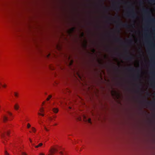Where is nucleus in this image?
Masks as SVG:
<instances>
[{
	"mask_svg": "<svg viewBox=\"0 0 155 155\" xmlns=\"http://www.w3.org/2000/svg\"><path fill=\"white\" fill-rule=\"evenodd\" d=\"M12 127V124H8L5 127L0 130V136L2 138H4L5 137V134H6L7 136H9L10 133V129Z\"/></svg>",
	"mask_w": 155,
	"mask_h": 155,
	"instance_id": "f257e3e1",
	"label": "nucleus"
},
{
	"mask_svg": "<svg viewBox=\"0 0 155 155\" xmlns=\"http://www.w3.org/2000/svg\"><path fill=\"white\" fill-rule=\"evenodd\" d=\"M116 18L117 19L118 21L119 22L116 26V28L118 29V32H120V27H123L127 28L129 27V25L127 23H124L121 21L120 16L118 15H117Z\"/></svg>",
	"mask_w": 155,
	"mask_h": 155,
	"instance_id": "f03ea898",
	"label": "nucleus"
},
{
	"mask_svg": "<svg viewBox=\"0 0 155 155\" xmlns=\"http://www.w3.org/2000/svg\"><path fill=\"white\" fill-rule=\"evenodd\" d=\"M131 8H129L130 13L127 14V16L128 17H131L133 18L137 17V15L134 12V7L131 5Z\"/></svg>",
	"mask_w": 155,
	"mask_h": 155,
	"instance_id": "7ed1b4c3",
	"label": "nucleus"
},
{
	"mask_svg": "<svg viewBox=\"0 0 155 155\" xmlns=\"http://www.w3.org/2000/svg\"><path fill=\"white\" fill-rule=\"evenodd\" d=\"M142 12L145 14L148 15L149 16L148 17V20L153 23H155V18H153L151 17V12L147 9L143 8L142 10Z\"/></svg>",
	"mask_w": 155,
	"mask_h": 155,
	"instance_id": "20e7f679",
	"label": "nucleus"
},
{
	"mask_svg": "<svg viewBox=\"0 0 155 155\" xmlns=\"http://www.w3.org/2000/svg\"><path fill=\"white\" fill-rule=\"evenodd\" d=\"M121 4V2L118 1L117 2H114L113 8L115 10L118 11L120 9V5Z\"/></svg>",
	"mask_w": 155,
	"mask_h": 155,
	"instance_id": "39448f33",
	"label": "nucleus"
},
{
	"mask_svg": "<svg viewBox=\"0 0 155 155\" xmlns=\"http://www.w3.org/2000/svg\"><path fill=\"white\" fill-rule=\"evenodd\" d=\"M58 151V150L54 148H52L49 150V153L47 155H54L55 152Z\"/></svg>",
	"mask_w": 155,
	"mask_h": 155,
	"instance_id": "423d86ee",
	"label": "nucleus"
},
{
	"mask_svg": "<svg viewBox=\"0 0 155 155\" xmlns=\"http://www.w3.org/2000/svg\"><path fill=\"white\" fill-rule=\"evenodd\" d=\"M2 118L4 122H6L8 120V117L5 115H3L2 116Z\"/></svg>",
	"mask_w": 155,
	"mask_h": 155,
	"instance_id": "0eeeda50",
	"label": "nucleus"
},
{
	"mask_svg": "<svg viewBox=\"0 0 155 155\" xmlns=\"http://www.w3.org/2000/svg\"><path fill=\"white\" fill-rule=\"evenodd\" d=\"M136 71L138 74L136 76L135 78L137 80H139L140 79V76L139 73H140V71L139 69H137Z\"/></svg>",
	"mask_w": 155,
	"mask_h": 155,
	"instance_id": "6e6552de",
	"label": "nucleus"
},
{
	"mask_svg": "<svg viewBox=\"0 0 155 155\" xmlns=\"http://www.w3.org/2000/svg\"><path fill=\"white\" fill-rule=\"evenodd\" d=\"M133 57L131 55H130L124 58V59L126 60H131L133 59Z\"/></svg>",
	"mask_w": 155,
	"mask_h": 155,
	"instance_id": "1a4fd4ad",
	"label": "nucleus"
},
{
	"mask_svg": "<svg viewBox=\"0 0 155 155\" xmlns=\"http://www.w3.org/2000/svg\"><path fill=\"white\" fill-rule=\"evenodd\" d=\"M114 40L115 41L118 42L122 41L120 37L115 38H114Z\"/></svg>",
	"mask_w": 155,
	"mask_h": 155,
	"instance_id": "9d476101",
	"label": "nucleus"
},
{
	"mask_svg": "<svg viewBox=\"0 0 155 155\" xmlns=\"http://www.w3.org/2000/svg\"><path fill=\"white\" fill-rule=\"evenodd\" d=\"M52 110L54 113H57L58 111V108H54L52 109Z\"/></svg>",
	"mask_w": 155,
	"mask_h": 155,
	"instance_id": "9b49d317",
	"label": "nucleus"
},
{
	"mask_svg": "<svg viewBox=\"0 0 155 155\" xmlns=\"http://www.w3.org/2000/svg\"><path fill=\"white\" fill-rule=\"evenodd\" d=\"M19 106L18 104H16L14 105V108L16 110H18L19 108Z\"/></svg>",
	"mask_w": 155,
	"mask_h": 155,
	"instance_id": "f8f14e48",
	"label": "nucleus"
},
{
	"mask_svg": "<svg viewBox=\"0 0 155 155\" xmlns=\"http://www.w3.org/2000/svg\"><path fill=\"white\" fill-rule=\"evenodd\" d=\"M154 103L153 102L148 101L147 102V104L148 105H152Z\"/></svg>",
	"mask_w": 155,
	"mask_h": 155,
	"instance_id": "ddd939ff",
	"label": "nucleus"
},
{
	"mask_svg": "<svg viewBox=\"0 0 155 155\" xmlns=\"http://www.w3.org/2000/svg\"><path fill=\"white\" fill-rule=\"evenodd\" d=\"M43 145V143H40L38 144V145L37 146H35V147L36 148H38L39 147H40L42 146Z\"/></svg>",
	"mask_w": 155,
	"mask_h": 155,
	"instance_id": "4468645a",
	"label": "nucleus"
},
{
	"mask_svg": "<svg viewBox=\"0 0 155 155\" xmlns=\"http://www.w3.org/2000/svg\"><path fill=\"white\" fill-rule=\"evenodd\" d=\"M128 69L131 71H133L134 70V68L133 67H130L128 68Z\"/></svg>",
	"mask_w": 155,
	"mask_h": 155,
	"instance_id": "2eb2a0df",
	"label": "nucleus"
},
{
	"mask_svg": "<svg viewBox=\"0 0 155 155\" xmlns=\"http://www.w3.org/2000/svg\"><path fill=\"white\" fill-rule=\"evenodd\" d=\"M75 29V28L74 27H73L70 29V32L71 33L73 32L74 30Z\"/></svg>",
	"mask_w": 155,
	"mask_h": 155,
	"instance_id": "dca6fc26",
	"label": "nucleus"
},
{
	"mask_svg": "<svg viewBox=\"0 0 155 155\" xmlns=\"http://www.w3.org/2000/svg\"><path fill=\"white\" fill-rule=\"evenodd\" d=\"M149 2L151 3H155V0H149Z\"/></svg>",
	"mask_w": 155,
	"mask_h": 155,
	"instance_id": "f3484780",
	"label": "nucleus"
},
{
	"mask_svg": "<svg viewBox=\"0 0 155 155\" xmlns=\"http://www.w3.org/2000/svg\"><path fill=\"white\" fill-rule=\"evenodd\" d=\"M106 17L107 18H108L109 20H112L114 19V18L111 17H108V16H106Z\"/></svg>",
	"mask_w": 155,
	"mask_h": 155,
	"instance_id": "a211bd4d",
	"label": "nucleus"
},
{
	"mask_svg": "<svg viewBox=\"0 0 155 155\" xmlns=\"http://www.w3.org/2000/svg\"><path fill=\"white\" fill-rule=\"evenodd\" d=\"M14 94L15 96L16 97H18V94L17 93V92H14Z\"/></svg>",
	"mask_w": 155,
	"mask_h": 155,
	"instance_id": "6ab92c4d",
	"label": "nucleus"
},
{
	"mask_svg": "<svg viewBox=\"0 0 155 155\" xmlns=\"http://www.w3.org/2000/svg\"><path fill=\"white\" fill-rule=\"evenodd\" d=\"M125 53L126 54H129V51L127 49L125 50Z\"/></svg>",
	"mask_w": 155,
	"mask_h": 155,
	"instance_id": "aec40b11",
	"label": "nucleus"
},
{
	"mask_svg": "<svg viewBox=\"0 0 155 155\" xmlns=\"http://www.w3.org/2000/svg\"><path fill=\"white\" fill-rule=\"evenodd\" d=\"M103 8L106 12H107L108 11V9L106 7H103Z\"/></svg>",
	"mask_w": 155,
	"mask_h": 155,
	"instance_id": "412c9836",
	"label": "nucleus"
},
{
	"mask_svg": "<svg viewBox=\"0 0 155 155\" xmlns=\"http://www.w3.org/2000/svg\"><path fill=\"white\" fill-rule=\"evenodd\" d=\"M40 111L41 113L43 112L44 111V109L43 107L40 109Z\"/></svg>",
	"mask_w": 155,
	"mask_h": 155,
	"instance_id": "4be33fe9",
	"label": "nucleus"
},
{
	"mask_svg": "<svg viewBox=\"0 0 155 155\" xmlns=\"http://www.w3.org/2000/svg\"><path fill=\"white\" fill-rule=\"evenodd\" d=\"M87 121L89 123H91V120L90 118H88L87 120Z\"/></svg>",
	"mask_w": 155,
	"mask_h": 155,
	"instance_id": "5701e85b",
	"label": "nucleus"
},
{
	"mask_svg": "<svg viewBox=\"0 0 155 155\" xmlns=\"http://www.w3.org/2000/svg\"><path fill=\"white\" fill-rule=\"evenodd\" d=\"M5 155H10L9 153H8L7 151H5Z\"/></svg>",
	"mask_w": 155,
	"mask_h": 155,
	"instance_id": "b1692460",
	"label": "nucleus"
},
{
	"mask_svg": "<svg viewBox=\"0 0 155 155\" xmlns=\"http://www.w3.org/2000/svg\"><path fill=\"white\" fill-rule=\"evenodd\" d=\"M38 114L39 115H41V116H44V115L43 114H42V113H38Z\"/></svg>",
	"mask_w": 155,
	"mask_h": 155,
	"instance_id": "393cba45",
	"label": "nucleus"
},
{
	"mask_svg": "<svg viewBox=\"0 0 155 155\" xmlns=\"http://www.w3.org/2000/svg\"><path fill=\"white\" fill-rule=\"evenodd\" d=\"M31 129H32V131H33L34 132H35L36 130H35V128H34V127H32Z\"/></svg>",
	"mask_w": 155,
	"mask_h": 155,
	"instance_id": "a878e982",
	"label": "nucleus"
},
{
	"mask_svg": "<svg viewBox=\"0 0 155 155\" xmlns=\"http://www.w3.org/2000/svg\"><path fill=\"white\" fill-rule=\"evenodd\" d=\"M29 139L30 142L31 143L32 145L33 146H34L35 144L32 143V141L31 140L30 138H29Z\"/></svg>",
	"mask_w": 155,
	"mask_h": 155,
	"instance_id": "bb28decb",
	"label": "nucleus"
},
{
	"mask_svg": "<svg viewBox=\"0 0 155 155\" xmlns=\"http://www.w3.org/2000/svg\"><path fill=\"white\" fill-rule=\"evenodd\" d=\"M22 155H27V154L24 152H21Z\"/></svg>",
	"mask_w": 155,
	"mask_h": 155,
	"instance_id": "cd10ccee",
	"label": "nucleus"
},
{
	"mask_svg": "<svg viewBox=\"0 0 155 155\" xmlns=\"http://www.w3.org/2000/svg\"><path fill=\"white\" fill-rule=\"evenodd\" d=\"M59 153L61 155H64V153L62 151H60Z\"/></svg>",
	"mask_w": 155,
	"mask_h": 155,
	"instance_id": "c85d7f7f",
	"label": "nucleus"
},
{
	"mask_svg": "<svg viewBox=\"0 0 155 155\" xmlns=\"http://www.w3.org/2000/svg\"><path fill=\"white\" fill-rule=\"evenodd\" d=\"M8 114L10 116H11L12 115V114L10 112H8Z\"/></svg>",
	"mask_w": 155,
	"mask_h": 155,
	"instance_id": "c756f323",
	"label": "nucleus"
},
{
	"mask_svg": "<svg viewBox=\"0 0 155 155\" xmlns=\"http://www.w3.org/2000/svg\"><path fill=\"white\" fill-rule=\"evenodd\" d=\"M39 155H45V154L43 153H39Z\"/></svg>",
	"mask_w": 155,
	"mask_h": 155,
	"instance_id": "7c9ffc66",
	"label": "nucleus"
},
{
	"mask_svg": "<svg viewBox=\"0 0 155 155\" xmlns=\"http://www.w3.org/2000/svg\"><path fill=\"white\" fill-rule=\"evenodd\" d=\"M31 125L29 124H28L27 125V127L29 128L30 127Z\"/></svg>",
	"mask_w": 155,
	"mask_h": 155,
	"instance_id": "2f4dec72",
	"label": "nucleus"
},
{
	"mask_svg": "<svg viewBox=\"0 0 155 155\" xmlns=\"http://www.w3.org/2000/svg\"><path fill=\"white\" fill-rule=\"evenodd\" d=\"M44 128H45V130L47 131H48V129H47V128L46 127H44Z\"/></svg>",
	"mask_w": 155,
	"mask_h": 155,
	"instance_id": "473e14b6",
	"label": "nucleus"
},
{
	"mask_svg": "<svg viewBox=\"0 0 155 155\" xmlns=\"http://www.w3.org/2000/svg\"><path fill=\"white\" fill-rule=\"evenodd\" d=\"M129 42L130 43H132V40L131 39H130V41H129Z\"/></svg>",
	"mask_w": 155,
	"mask_h": 155,
	"instance_id": "72a5a7b5",
	"label": "nucleus"
},
{
	"mask_svg": "<svg viewBox=\"0 0 155 155\" xmlns=\"http://www.w3.org/2000/svg\"><path fill=\"white\" fill-rule=\"evenodd\" d=\"M51 95H49V96L48 98H49V99L51 98Z\"/></svg>",
	"mask_w": 155,
	"mask_h": 155,
	"instance_id": "f704fd0d",
	"label": "nucleus"
},
{
	"mask_svg": "<svg viewBox=\"0 0 155 155\" xmlns=\"http://www.w3.org/2000/svg\"><path fill=\"white\" fill-rule=\"evenodd\" d=\"M51 95H49V96L48 98H49V99L51 98Z\"/></svg>",
	"mask_w": 155,
	"mask_h": 155,
	"instance_id": "c9c22d12",
	"label": "nucleus"
},
{
	"mask_svg": "<svg viewBox=\"0 0 155 155\" xmlns=\"http://www.w3.org/2000/svg\"><path fill=\"white\" fill-rule=\"evenodd\" d=\"M92 51L93 52H95V50L94 49H93Z\"/></svg>",
	"mask_w": 155,
	"mask_h": 155,
	"instance_id": "e433bc0d",
	"label": "nucleus"
},
{
	"mask_svg": "<svg viewBox=\"0 0 155 155\" xmlns=\"http://www.w3.org/2000/svg\"><path fill=\"white\" fill-rule=\"evenodd\" d=\"M50 99L49 98H48V97L47 98V101H48Z\"/></svg>",
	"mask_w": 155,
	"mask_h": 155,
	"instance_id": "4c0bfd02",
	"label": "nucleus"
},
{
	"mask_svg": "<svg viewBox=\"0 0 155 155\" xmlns=\"http://www.w3.org/2000/svg\"><path fill=\"white\" fill-rule=\"evenodd\" d=\"M84 33H82V36H84Z\"/></svg>",
	"mask_w": 155,
	"mask_h": 155,
	"instance_id": "58836bf2",
	"label": "nucleus"
},
{
	"mask_svg": "<svg viewBox=\"0 0 155 155\" xmlns=\"http://www.w3.org/2000/svg\"><path fill=\"white\" fill-rule=\"evenodd\" d=\"M140 3H141V4H142L143 3L142 2V1H140Z\"/></svg>",
	"mask_w": 155,
	"mask_h": 155,
	"instance_id": "ea45409f",
	"label": "nucleus"
},
{
	"mask_svg": "<svg viewBox=\"0 0 155 155\" xmlns=\"http://www.w3.org/2000/svg\"><path fill=\"white\" fill-rule=\"evenodd\" d=\"M57 124H54V125H56Z\"/></svg>",
	"mask_w": 155,
	"mask_h": 155,
	"instance_id": "a19ab883",
	"label": "nucleus"
},
{
	"mask_svg": "<svg viewBox=\"0 0 155 155\" xmlns=\"http://www.w3.org/2000/svg\"><path fill=\"white\" fill-rule=\"evenodd\" d=\"M50 120H52V118H50Z\"/></svg>",
	"mask_w": 155,
	"mask_h": 155,
	"instance_id": "79ce46f5",
	"label": "nucleus"
},
{
	"mask_svg": "<svg viewBox=\"0 0 155 155\" xmlns=\"http://www.w3.org/2000/svg\"><path fill=\"white\" fill-rule=\"evenodd\" d=\"M44 103H45V102H43V104H44Z\"/></svg>",
	"mask_w": 155,
	"mask_h": 155,
	"instance_id": "37998d69",
	"label": "nucleus"
},
{
	"mask_svg": "<svg viewBox=\"0 0 155 155\" xmlns=\"http://www.w3.org/2000/svg\"><path fill=\"white\" fill-rule=\"evenodd\" d=\"M3 143H4L5 144V142H4V141H3Z\"/></svg>",
	"mask_w": 155,
	"mask_h": 155,
	"instance_id": "c03bdc74",
	"label": "nucleus"
},
{
	"mask_svg": "<svg viewBox=\"0 0 155 155\" xmlns=\"http://www.w3.org/2000/svg\"><path fill=\"white\" fill-rule=\"evenodd\" d=\"M65 155H67L66 153H65Z\"/></svg>",
	"mask_w": 155,
	"mask_h": 155,
	"instance_id": "a18cd8bd",
	"label": "nucleus"
},
{
	"mask_svg": "<svg viewBox=\"0 0 155 155\" xmlns=\"http://www.w3.org/2000/svg\"><path fill=\"white\" fill-rule=\"evenodd\" d=\"M55 117H56V116L54 117V118H55Z\"/></svg>",
	"mask_w": 155,
	"mask_h": 155,
	"instance_id": "49530a36",
	"label": "nucleus"
}]
</instances>
